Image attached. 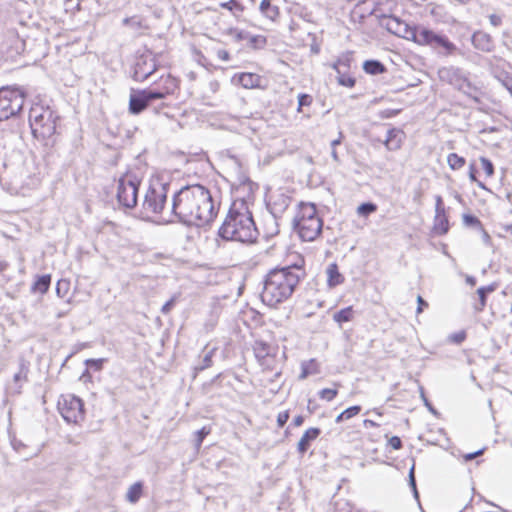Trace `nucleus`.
<instances>
[{"mask_svg": "<svg viewBox=\"0 0 512 512\" xmlns=\"http://www.w3.org/2000/svg\"><path fill=\"white\" fill-rule=\"evenodd\" d=\"M219 211L209 189L200 184L187 185L172 199L171 213L188 226L204 227L211 224Z\"/></svg>", "mask_w": 512, "mask_h": 512, "instance_id": "obj_1", "label": "nucleus"}, {"mask_svg": "<svg viewBox=\"0 0 512 512\" xmlns=\"http://www.w3.org/2000/svg\"><path fill=\"white\" fill-rule=\"evenodd\" d=\"M303 264L301 259L293 265L271 270L264 281L262 301L273 307L290 298L299 281L305 277Z\"/></svg>", "mask_w": 512, "mask_h": 512, "instance_id": "obj_2", "label": "nucleus"}, {"mask_svg": "<svg viewBox=\"0 0 512 512\" xmlns=\"http://www.w3.org/2000/svg\"><path fill=\"white\" fill-rule=\"evenodd\" d=\"M224 240L253 243L257 240L258 230L251 211L245 201H235L218 231Z\"/></svg>", "mask_w": 512, "mask_h": 512, "instance_id": "obj_3", "label": "nucleus"}, {"mask_svg": "<svg viewBox=\"0 0 512 512\" xmlns=\"http://www.w3.org/2000/svg\"><path fill=\"white\" fill-rule=\"evenodd\" d=\"M29 124L33 136L49 146L54 143L58 116L48 106L34 104L29 110Z\"/></svg>", "mask_w": 512, "mask_h": 512, "instance_id": "obj_4", "label": "nucleus"}, {"mask_svg": "<svg viewBox=\"0 0 512 512\" xmlns=\"http://www.w3.org/2000/svg\"><path fill=\"white\" fill-rule=\"evenodd\" d=\"M323 222L312 203H301L293 227L303 241H313L321 233Z\"/></svg>", "mask_w": 512, "mask_h": 512, "instance_id": "obj_5", "label": "nucleus"}, {"mask_svg": "<svg viewBox=\"0 0 512 512\" xmlns=\"http://www.w3.org/2000/svg\"><path fill=\"white\" fill-rule=\"evenodd\" d=\"M161 79L164 85L160 88L132 90L129 98V111L131 114H140L151 102L164 99L173 92L176 87L175 79L171 76Z\"/></svg>", "mask_w": 512, "mask_h": 512, "instance_id": "obj_6", "label": "nucleus"}, {"mask_svg": "<svg viewBox=\"0 0 512 512\" xmlns=\"http://www.w3.org/2000/svg\"><path fill=\"white\" fill-rule=\"evenodd\" d=\"M24 93L18 88H0V122L16 116L23 108Z\"/></svg>", "mask_w": 512, "mask_h": 512, "instance_id": "obj_7", "label": "nucleus"}, {"mask_svg": "<svg viewBox=\"0 0 512 512\" xmlns=\"http://www.w3.org/2000/svg\"><path fill=\"white\" fill-rule=\"evenodd\" d=\"M140 183V179L133 173H126L119 178L116 196L121 206L131 209L137 205Z\"/></svg>", "mask_w": 512, "mask_h": 512, "instance_id": "obj_8", "label": "nucleus"}, {"mask_svg": "<svg viewBox=\"0 0 512 512\" xmlns=\"http://www.w3.org/2000/svg\"><path fill=\"white\" fill-rule=\"evenodd\" d=\"M58 410L68 423H78L84 418L82 400L71 394L62 395L59 398Z\"/></svg>", "mask_w": 512, "mask_h": 512, "instance_id": "obj_9", "label": "nucleus"}, {"mask_svg": "<svg viewBox=\"0 0 512 512\" xmlns=\"http://www.w3.org/2000/svg\"><path fill=\"white\" fill-rule=\"evenodd\" d=\"M414 42L419 45H428L433 48L442 47L447 54H453L457 47L445 35L438 34L425 27H418Z\"/></svg>", "mask_w": 512, "mask_h": 512, "instance_id": "obj_10", "label": "nucleus"}, {"mask_svg": "<svg viewBox=\"0 0 512 512\" xmlns=\"http://www.w3.org/2000/svg\"><path fill=\"white\" fill-rule=\"evenodd\" d=\"M168 184L156 183L149 187L143 201V209L151 213H161L167 201Z\"/></svg>", "mask_w": 512, "mask_h": 512, "instance_id": "obj_11", "label": "nucleus"}, {"mask_svg": "<svg viewBox=\"0 0 512 512\" xmlns=\"http://www.w3.org/2000/svg\"><path fill=\"white\" fill-rule=\"evenodd\" d=\"M380 25L387 29V31L390 33L406 40H411L413 42L418 29V27L416 28L409 26L398 17L387 15H383L380 18Z\"/></svg>", "mask_w": 512, "mask_h": 512, "instance_id": "obj_12", "label": "nucleus"}, {"mask_svg": "<svg viewBox=\"0 0 512 512\" xmlns=\"http://www.w3.org/2000/svg\"><path fill=\"white\" fill-rule=\"evenodd\" d=\"M157 70L154 56L150 53L140 55L134 65L133 78L135 81L143 82Z\"/></svg>", "mask_w": 512, "mask_h": 512, "instance_id": "obj_13", "label": "nucleus"}, {"mask_svg": "<svg viewBox=\"0 0 512 512\" xmlns=\"http://www.w3.org/2000/svg\"><path fill=\"white\" fill-rule=\"evenodd\" d=\"M438 74L441 81L452 85L457 90L460 89V86H462L467 79L462 69L453 66L439 69Z\"/></svg>", "mask_w": 512, "mask_h": 512, "instance_id": "obj_14", "label": "nucleus"}, {"mask_svg": "<svg viewBox=\"0 0 512 512\" xmlns=\"http://www.w3.org/2000/svg\"><path fill=\"white\" fill-rule=\"evenodd\" d=\"M405 139V133L398 128H391L387 131V137L384 140V145L390 151H396L401 148Z\"/></svg>", "mask_w": 512, "mask_h": 512, "instance_id": "obj_15", "label": "nucleus"}, {"mask_svg": "<svg viewBox=\"0 0 512 512\" xmlns=\"http://www.w3.org/2000/svg\"><path fill=\"white\" fill-rule=\"evenodd\" d=\"M472 44L476 49H479L483 52H490L494 47L491 36L482 31H477L473 34Z\"/></svg>", "mask_w": 512, "mask_h": 512, "instance_id": "obj_16", "label": "nucleus"}, {"mask_svg": "<svg viewBox=\"0 0 512 512\" xmlns=\"http://www.w3.org/2000/svg\"><path fill=\"white\" fill-rule=\"evenodd\" d=\"M320 432L319 428H309L306 430L298 442L297 448L299 453L304 454L308 450L310 442L315 440L320 435Z\"/></svg>", "mask_w": 512, "mask_h": 512, "instance_id": "obj_17", "label": "nucleus"}, {"mask_svg": "<svg viewBox=\"0 0 512 512\" xmlns=\"http://www.w3.org/2000/svg\"><path fill=\"white\" fill-rule=\"evenodd\" d=\"M327 274V285L330 288H334L344 282L343 275L339 272L338 266L336 263H331L328 265L326 269Z\"/></svg>", "mask_w": 512, "mask_h": 512, "instance_id": "obj_18", "label": "nucleus"}, {"mask_svg": "<svg viewBox=\"0 0 512 512\" xmlns=\"http://www.w3.org/2000/svg\"><path fill=\"white\" fill-rule=\"evenodd\" d=\"M239 83L246 89H252L260 86L261 77L254 73H241L239 75Z\"/></svg>", "mask_w": 512, "mask_h": 512, "instance_id": "obj_19", "label": "nucleus"}, {"mask_svg": "<svg viewBox=\"0 0 512 512\" xmlns=\"http://www.w3.org/2000/svg\"><path fill=\"white\" fill-rule=\"evenodd\" d=\"M459 91H461L463 94L474 100L476 103L480 102L481 97V91L473 85L469 79L467 78L462 86H460Z\"/></svg>", "mask_w": 512, "mask_h": 512, "instance_id": "obj_20", "label": "nucleus"}, {"mask_svg": "<svg viewBox=\"0 0 512 512\" xmlns=\"http://www.w3.org/2000/svg\"><path fill=\"white\" fill-rule=\"evenodd\" d=\"M363 70L370 75L382 74L386 71L384 64L378 60H366L363 63Z\"/></svg>", "mask_w": 512, "mask_h": 512, "instance_id": "obj_21", "label": "nucleus"}, {"mask_svg": "<svg viewBox=\"0 0 512 512\" xmlns=\"http://www.w3.org/2000/svg\"><path fill=\"white\" fill-rule=\"evenodd\" d=\"M143 491V484L136 482L128 488L126 493V500L132 504L139 501Z\"/></svg>", "mask_w": 512, "mask_h": 512, "instance_id": "obj_22", "label": "nucleus"}, {"mask_svg": "<svg viewBox=\"0 0 512 512\" xmlns=\"http://www.w3.org/2000/svg\"><path fill=\"white\" fill-rule=\"evenodd\" d=\"M51 283L50 275H42L32 285V291L44 294L48 291Z\"/></svg>", "mask_w": 512, "mask_h": 512, "instance_id": "obj_23", "label": "nucleus"}, {"mask_svg": "<svg viewBox=\"0 0 512 512\" xmlns=\"http://www.w3.org/2000/svg\"><path fill=\"white\" fill-rule=\"evenodd\" d=\"M353 317H354L353 307L348 306V307L343 308L340 311L334 313L333 320L341 326L342 323L351 321L353 319Z\"/></svg>", "mask_w": 512, "mask_h": 512, "instance_id": "obj_24", "label": "nucleus"}, {"mask_svg": "<svg viewBox=\"0 0 512 512\" xmlns=\"http://www.w3.org/2000/svg\"><path fill=\"white\" fill-rule=\"evenodd\" d=\"M319 373L318 365L314 359H311L308 362H302L301 364V374L299 375V379H306L309 375Z\"/></svg>", "mask_w": 512, "mask_h": 512, "instance_id": "obj_25", "label": "nucleus"}, {"mask_svg": "<svg viewBox=\"0 0 512 512\" xmlns=\"http://www.w3.org/2000/svg\"><path fill=\"white\" fill-rule=\"evenodd\" d=\"M260 11L271 20H274L279 14L278 7L272 5L270 0H262L260 3Z\"/></svg>", "mask_w": 512, "mask_h": 512, "instance_id": "obj_26", "label": "nucleus"}, {"mask_svg": "<svg viewBox=\"0 0 512 512\" xmlns=\"http://www.w3.org/2000/svg\"><path fill=\"white\" fill-rule=\"evenodd\" d=\"M290 198L281 194L278 198V201H275L272 206H271V210H272V213L276 216L277 214H281L283 213L287 208L288 206L290 205Z\"/></svg>", "mask_w": 512, "mask_h": 512, "instance_id": "obj_27", "label": "nucleus"}, {"mask_svg": "<svg viewBox=\"0 0 512 512\" xmlns=\"http://www.w3.org/2000/svg\"><path fill=\"white\" fill-rule=\"evenodd\" d=\"M447 162L452 170H458L465 165V159L456 153H450L447 157Z\"/></svg>", "mask_w": 512, "mask_h": 512, "instance_id": "obj_28", "label": "nucleus"}, {"mask_svg": "<svg viewBox=\"0 0 512 512\" xmlns=\"http://www.w3.org/2000/svg\"><path fill=\"white\" fill-rule=\"evenodd\" d=\"M493 290V286H483L477 289V294L480 301V306L476 307L477 310L481 311L485 307L487 293L492 292Z\"/></svg>", "mask_w": 512, "mask_h": 512, "instance_id": "obj_29", "label": "nucleus"}, {"mask_svg": "<svg viewBox=\"0 0 512 512\" xmlns=\"http://www.w3.org/2000/svg\"><path fill=\"white\" fill-rule=\"evenodd\" d=\"M215 350L216 348H212L211 350H209L203 357L202 361H201V364H199L195 370L196 371H203L209 367L212 366V357L215 353Z\"/></svg>", "mask_w": 512, "mask_h": 512, "instance_id": "obj_30", "label": "nucleus"}, {"mask_svg": "<svg viewBox=\"0 0 512 512\" xmlns=\"http://www.w3.org/2000/svg\"><path fill=\"white\" fill-rule=\"evenodd\" d=\"M376 210H377L376 204L371 203V202H366V203H362L361 205L358 206L357 213L360 216H368L371 213L375 212Z\"/></svg>", "mask_w": 512, "mask_h": 512, "instance_id": "obj_31", "label": "nucleus"}, {"mask_svg": "<svg viewBox=\"0 0 512 512\" xmlns=\"http://www.w3.org/2000/svg\"><path fill=\"white\" fill-rule=\"evenodd\" d=\"M337 81L339 85L345 86L348 88H352L355 86V79L349 75H347L345 72H340L337 76Z\"/></svg>", "mask_w": 512, "mask_h": 512, "instance_id": "obj_32", "label": "nucleus"}, {"mask_svg": "<svg viewBox=\"0 0 512 512\" xmlns=\"http://www.w3.org/2000/svg\"><path fill=\"white\" fill-rule=\"evenodd\" d=\"M351 57L349 55H345L340 57L336 62L332 64V68L337 72V74H340L341 69L340 67L343 66L345 68L350 67Z\"/></svg>", "mask_w": 512, "mask_h": 512, "instance_id": "obj_33", "label": "nucleus"}, {"mask_svg": "<svg viewBox=\"0 0 512 512\" xmlns=\"http://www.w3.org/2000/svg\"><path fill=\"white\" fill-rule=\"evenodd\" d=\"M338 394L337 389L324 388L319 391L318 395L321 399L328 402L332 401Z\"/></svg>", "mask_w": 512, "mask_h": 512, "instance_id": "obj_34", "label": "nucleus"}, {"mask_svg": "<svg viewBox=\"0 0 512 512\" xmlns=\"http://www.w3.org/2000/svg\"><path fill=\"white\" fill-rule=\"evenodd\" d=\"M480 162L483 170L486 173L487 177H491L494 174V166L493 163L486 157H480Z\"/></svg>", "mask_w": 512, "mask_h": 512, "instance_id": "obj_35", "label": "nucleus"}, {"mask_svg": "<svg viewBox=\"0 0 512 512\" xmlns=\"http://www.w3.org/2000/svg\"><path fill=\"white\" fill-rule=\"evenodd\" d=\"M463 222L467 226H477L479 229L482 227L480 220L477 217L470 214H465L463 216Z\"/></svg>", "mask_w": 512, "mask_h": 512, "instance_id": "obj_36", "label": "nucleus"}, {"mask_svg": "<svg viewBox=\"0 0 512 512\" xmlns=\"http://www.w3.org/2000/svg\"><path fill=\"white\" fill-rule=\"evenodd\" d=\"M179 295L175 294L173 295L161 308V312L164 315H167L170 313V311L173 309Z\"/></svg>", "mask_w": 512, "mask_h": 512, "instance_id": "obj_37", "label": "nucleus"}, {"mask_svg": "<svg viewBox=\"0 0 512 512\" xmlns=\"http://www.w3.org/2000/svg\"><path fill=\"white\" fill-rule=\"evenodd\" d=\"M312 103V97L308 94H300L298 96V111H301L303 106H309Z\"/></svg>", "mask_w": 512, "mask_h": 512, "instance_id": "obj_38", "label": "nucleus"}, {"mask_svg": "<svg viewBox=\"0 0 512 512\" xmlns=\"http://www.w3.org/2000/svg\"><path fill=\"white\" fill-rule=\"evenodd\" d=\"M104 362H105V359H103V358H100V359H87L85 361V364L88 367L94 368L95 370H101L102 367H103V363Z\"/></svg>", "mask_w": 512, "mask_h": 512, "instance_id": "obj_39", "label": "nucleus"}, {"mask_svg": "<svg viewBox=\"0 0 512 512\" xmlns=\"http://www.w3.org/2000/svg\"><path fill=\"white\" fill-rule=\"evenodd\" d=\"M360 411H361V406H359V405L351 406L343 411V413H344L343 416H345L346 419L348 420V419L356 416L357 414H359Z\"/></svg>", "mask_w": 512, "mask_h": 512, "instance_id": "obj_40", "label": "nucleus"}, {"mask_svg": "<svg viewBox=\"0 0 512 512\" xmlns=\"http://www.w3.org/2000/svg\"><path fill=\"white\" fill-rule=\"evenodd\" d=\"M436 216L435 218L444 217L445 209L443 207V201L441 196H436V207H435Z\"/></svg>", "mask_w": 512, "mask_h": 512, "instance_id": "obj_41", "label": "nucleus"}, {"mask_svg": "<svg viewBox=\"0 0 512 512\" xmlns=\"http://www.w3.org/2000/svg\"><path fill=\"white\" fill-rule=\"evenodd\" d=\"M469 178L471 181L477 182V185L480 188L485 189V185L482 182L478 181L476 178V167L474 164H470L469 166Z\"/></svg>", "mask_w": 512, "mask_h": 512, "instance_id": "obj_42", "label": "nucleus"}, {"mask_svg": "<svg viewBox=\"0 0 512 512\" xmlns=\"http://www.w3.org/2000/svg\"><path fill=\"white\" fill-rule=\"evenodd\" d=\"M449 338L453 343L461 344L466 338V333L464 331H460L450 335Z\"/></svg>", "mask_w": 512, "mask_h": 512, "instance_id": "obj_43", "label": "nucleus"}, {"mask_svg": "<svg viewBox=\"0 0 512 512\" xmlns=\"http://www.w3.org/2000/svg\"><path fill=\"white\" fill-rule=\"evenodd\" d=\"M436 220L439 221V224H438V227H437V230L440 231L441 233H447L448 231V220L446 219V217L442 216L440 218H436Z\"/></svg>", "mask_w": 512, "mask_h": 512, "instance_id": "obj_44", "label": "nucleus"}, {"mask_svg": "<svg viewBox=\"0 0 512 512\" xmlns=\"http://www.w3.org/2000/svg\"><path fill=\"white\" fill-rule=\"evenodd\" d=\"M26 379H27V369L25 368L24 365H21L19 371L14 375V381L19 382L21 380H26Z\"/></svg>", "mask_w": 512, "mask_h": 512, "instance_id": "obj_45", "label": "nucleus"}, {"mask_svg": "<svg viewBox=\"0 0 512 512\" xmlns=\"http://www.w3.org/2000/svg\"><path fill=\"white\" fill-rule=\"evenodd\" d=\"M289 419V412L288 411H283V412H280L277 416V424L279 427H283L287 421Z\"/></svg>", "mask_w": 512, "mask_h": 512, "instance_id": "obj_46", "label": "nucleus"}, {"mask_svg": "<svg viewBox=\"0 0 512 512\" xmlns=\"http://www.w3.org/2000/svg\"><path fill=\"white\" fill-rule=\"evenodd\" d=\"M209 432H210V430L206 429V427H203L202 429L197 431V440H196L197 446L201 445L204 438L209 434Z\"/></svg>", "mask_w": 512, "mask_h": 512, "instance_id": "obj_47", "label": "nucleus"}, {"mask_svg": "<svg viewBox=\"0 0 512 512\" xmlns=\"http://www.w3.org/2000/svg\"><path fill=\"white\" fill-rule=\"evenodd\" d=\"M420 396L425 404V406L429 409L430 412L433 414H436L435 408L431 405V403L428 401V399L425 396L423 387L420 386Z\"/></svg>", "mask_w": 512, "mask_h": 512, "instance_id": "obj_48", "label": "nucleus"}, {"mask_svg": "<svg viewBox=\"0 0 512 512\" xmlns=\"http://www.w3.org/2000/svg\"><path fill=\"white\" fill-rule=\"evenodd\" d=\"M389 445L393 449L398 450V449H400L402 447V441H401V439L398 436H392L389 439Z\"/></svg>", "mask_w": 512, "mask_h": 512, "instance_id": "obj_49", "label": "nucleus"}, {"mask_svg": "<svg viewBox=\"0 0 512 512\" xmlns=\"http://www.w3.org/2000/svg\"><path fill=\"white\" fill-rule=\"evenodd\" d=\"M409 479H410V485L414 491V495H415V497H418V492L416 489V482H415V478H414V466H412V468L410 469Z\"/></svg>", "mask_w": 512, "mask_h": 512, "instance_id": "obj_50", "label": "nucleus"}, {"mask_svg": "<svg viewBox=\"0 0 512 512\" xmlns=\"http://www.w3.org/2000/svg\"><path fill=\"white\" fill-rule=\"evenodd\" d=\"M489 21H490L491 25H493V26H495V27L500 26V25H501V23H502V19H501V17H500V16H498V15H495V14H491V15L489 16Z\"/></svg>", "mask_w": 512, "mask_h": 512, "instance_id": "obj_51", "label": "nucleus"}, {"mask_svg": "<svg viewBox=\"0 0 512 512\" xmlns=\"http://www.w3.org/2000/svg\"><path fill=\"white\" fill-rule=\"evenodd\" d=\"M483 452H484V449H480V450H478L476 452L468 453V454L464 455V459L466 461H471V460L475 459L476 457L482 455Z\"/></svg>", "mask_w": 512, "mask_h": 512, "instance_id": "obj_52", "label": "nucleus"}, {"mask_svg": "<svg viewBox=\"0 0 512 512\" xmlns=\"http://www.w3.org/2000/svg\"><path fill=\"white\" fill-rule=\"evenodd\" d=\"M482 234V240L486 245H491V237L488 232L483 228V226L479 229Z\"/></svg>", "mask_w": 512, "mask_h": 512, "instance_id": "obj_53", "label": "nucleus"}, {"mask_svg": "<svg viewBox=\"0 0 512 512\" xmlns=\"http://www.w3.org/2000/svg\"><path fill=\"white\" fill-rule=\"evenodd\" d=\"M417 303V313H421L423 311V308L428 306V303L421 296L417 297Z\"/></svg>", "mask_w": 512, "mask_h": 512, "instance_id": "obj_54", "label": "nucleus"}, {"mask_svg": "<svg viewBox=\"0 0 512 512\" xmlns=\"http://www.w3.org/2000/svg\"><path fill=\"white\" fill-rule=\"evenodd\" d=\"M217 56L223 61H228L230 59L229 52L223 49L217 51Z\"/></svg>", "mask_w": 512, "mask_h": 512, "instance_id": "obj_55", "label": "nucleus"}, {"mask_svg": "<svg viewBox=\"0 0 512 512\" xmlns=\"http://www.w3.org/2000/svg\"><path fill=\"white\" fill-rule=\"evenodd\" d=\"M11 444L16 451H20L21 448L25 447V445L20 440L16 439L12 440Z\"/></svg>", "mask_w": 512, "mask_h": 512, "instance_id": "obj_56", "label": "nucleus"}, {"mask_svg": "<svg viewBox=\"0 0 512 512\" xmlns=\"http://www.w3.org/2000/svg\"><path fill=\"white\" fill-rule=\"evenodd\" d=\"M422 191L420 189L414 192L413 201L417 204H421Z\"/></svg>", "mask_w": 512, "mask_h": 512, "instance_id": "obj_57", "label": "nucleus"}, {"mask_svg": "<svg viewBox=\"0 0 512 512\" xmlns=\"http://www.w3.org/2000/svg\"><path fill=\"white\" fill-rule=\"evenodd\" d=\"M343 134L339 133V137L333 141H331V148H336V146L340 145L342 142Z\"/></svg>", "mask_w": 512, "mask_h": 512, "instance_id": "obj_58", "label": "nucleus"}, {"mask_svg": "<svg viewBox=\"0 0 512 512\" xmlns=\"http://www.w3.org/2000/svg\"><path fill=\"white\" fill-rule=\"evenodd\" d=\"M303 422H304V418H303V416H301V415H298V416H296V417L293 419V424H294V426H296V427L301 426V425L303 424Z\"/></svg>", "mask_w": 512, "mask_h": 512, "instance_id": "obj_59", "label": "nucleus"}, {"mask_svg": "<svg viewBox=\"0 0 512 512\" xmlns=\"http://www.w3.org/2000/svg\"><path fill=\"white\" fill-rule=\"evenodd\" d=\"M62 286H65V288H67L68 283H67V282H65V281H59V282L57 283V288H56V290H57V294H58V295H60V288H62Z\"/></svg>", "mask_w": 512, "mask_h": 512, "instance_id": "obj_60", "label": "nucleus"}, {"mask_svg": "<svg viewBox=\"0 0 512 512\" xmlns=\"http://www.w3.org/2000/svg\"><path fill=\"white\" fill-rule=\"evenodd\" d=\"M331 156H332V158H333V160H334L335 162H339V161H340V160H339L338 153H337V151H336V148H332V150H331Z\"/></svg>", "mask_w": 512, "mask_h": 512, "instance_id": "obj_61", "label": "nucleus"}, {"mask_svg": "<svg viewBox=\"0 0 512 512\" xmlns=\"http://www.w3.org/2000/svg\"><path fill=\"white\" fill-rule=\"evenodd\" d=\"M466 282L469 285L474 286L476 284V279L473 276H467L466 277Z\"/></svg>", "mask_w": 512, "mask_h": 512, "instance_id": "obj_62", "label": "nucleus"}, {"mask_svg": "<svg viewBox=\"0 0 512 512\" xmlns=\"http://www.w3.org/2000/svg\"><path fill=\"white\" fill-rule=\"evenodd\" d=\"M343 415H344V413H343V412H341V413L336 417L335 422H336V423H340V422H342V421H344V420H347V419H346V417H345V416H343Z\"/></svg>", "mask_w": 512, "mask_h": 512, "instance_id": "obj_63", "label": "nucleus"}, {"mask_svg": "<svg viewBox=\"0 0 512 512\" xmlns=\"http://www.w3.org/2000/svg\"><path fill=\"white\" fill-rule=\"evenodd\" d=\"M365 426L376 427L378 426L373 420L366 419L364 421Z\"/></svg>", "mask_w": 512, "mask_h": 512, "instance_id": "obj_64", "label": "nucleus"}]
</instances>
